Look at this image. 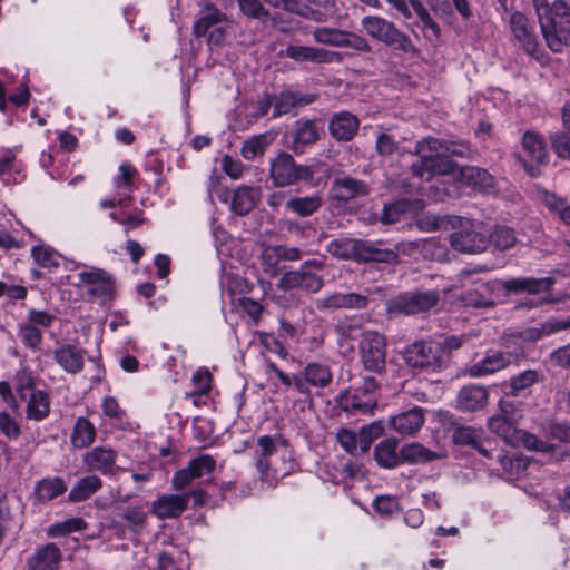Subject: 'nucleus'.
<instances>
[{
    "label": "nucleus",
    "instance_id": "obj_1",
    "mask_svg": "<svg viewBox=\"0 0 570 570\" xmlns=\"http://www.w3.org/2000/svg\"><path fill=\"white\" fill-rule=\"evenodd\" d=\"M420 227L426 230L442 228H458L451 234V246L461 253H481L489 245V229L480 220H472L460 216H425L420 222Z\"/></svg>",
    "mask_w": 570,
    "mask_h": 570
},
{
    "label": "nucleus",
    "instance_id": "obj_2",
    "mask_svg": "<svg viewBox=\"0 0 570 570\" xmlns=\"http://www.w3.org/2000/svg\"><path fill=\"white\" fill-rule=\"evenodd\" d=\"M542 37L553 52L570 47V6L564 0H532Z\"/></svg>",
    "mask_w": 570,
    "mask_h": 570
},
{
    "label": "nucleus",
    "instance_id": "obj_3",
    "mask_svg": "<svg viewBox=\"0 0 570 570\" xmlns=\"http://www.w3.org/2000/svg\"><path fill=\"white\" fill-rule=\"evenodd\" d=\"M403 360L416 373L440 372L446 365L443 346L432 340L415 341L407 345L403 352Z\"/></svg>",
    "mask_w": 570,
    "mask_h": 570
},
{
    "label": "nucleus",
    "instance_id": "obj_4",
    "mask_svg": "<svg viewBox=\"0 0 570 570\" xmlns=\"http://www.w3.org/2000/svg\"><path fill=\"white\" fill-rule=\"evenodd\" d=\"M413 155L419 159L411 165L414 177L430 181L436 175L454 174L456 165L451 160H442L432 149L431 138H423L415 144Z\"/></svg>",
    "mask_w": 570,
    "mask_h": 570
},
{
    "label": "nucleus",
    "instance_id": "obj_5",
    "mask_svg": "<svg viewBox=\"0 0 570 570\" xmlns=\"http://www.w3.org/2000/svg\"><path fill=\"white\" fill-rule=\"evenodd\" d=\"M216 468L215 459L209 454H202L193 459L188 466L180 469V489L190 483L196 478H202L212 473ZM207 493L199 489L188 492L180 491V512L188 507L197 508L207 502Z\"/></svg>",
    "mask_w": 570,
    "mask_h": 570
},
{
    "label": "nucleus",
    "instance_id": "obj_6",
    "mask_svg": "<svg viewBox=\"0 0 570 570\" xmlns=\"http://www.w3.org/2000/svg\"><path fill=\"white\" fill-rule=\"evenodd\" d=\"M361 24L366 33L373 39L393 47L405 53H415L417 50L410 37L402 32L396 26L379 16H366Z\"/></svg>",
    "mask_w": 570,
    "mask_h": 570
},
{
    "label": "nucleus",
    "instance_id": "obj_7",
    "mask_svg": "<svg viewBox=\"0 0 570 570\" xmlns=\"http://www.w3.org/2000/svg\"><path fill=\"white\" fill-rule=\"evenodd\" d=\"M16 390L19 397L27 403V419L42 421L50 413V397L47 392L35 386L33 376L20 371L16 375Z\"/></svg>",
    "mask_w": 570,
    "mask_h": 570
},
{
    "label": "nucleus",
    "instance_id": "obj_8",
    "mask_svg": "<svg viewBox=\"0 0 570 570\" xmlns=\"http://www.w3.org/2000/svg\"><path fill=\"white\" fill-rule=\"evenodd\" d=\"M379 384L372 376L363 379L362 385L353 393L348 390L344 391L337 397L338 406L347 413H371L376 406V390Z\"/></svg>",
    "mask_w": 570,
    "mask_h": 570
},
{
    "label": "nucleus",
    "instance_id": "obj_9",
    "mask_svg": "<svg viewBox=\"0 0 570 570\" xmlns=\"http://www.w3.org/2000/svg\"><path fill=\"white\" fill-rule=\"evenodd\" d=\"M314 170L311 166L298 165L294 158L287 154H279L271 165L269 177L276 187H286L301 180L312 179Z\"/></svg>",
    "mask_w": 570,
    "mask_h": 570
},
{
    "label": "nucleus",
    "instance_id": "obj_10",
    "mask_svg": "<svg viewBox=\"0 0 570 570\" xmlns=\"http://www.w3.org/2000/svg\"><path fill=\"white\" fill-rule=\"evenodd\" d=\"M386 340L375 331L364 332L358 345L363 366L373 373H384L386 367Z\"/></svg>",
    "mask_w": 570,
    "mask_h": 570
},
{
    "label": "nucleus",
    "instance_id": "obj_11",
    "mask_svg": "<svg viewBox=\"0 0 570 570\" xmlns=\"http://www.w3.org/2000/svg\"><path fill=\"white\" fill-rule=\"evenodd\" d=\"M513 41L527 55L538 58L540 41L534 22L523 12L514 11L509 19Z\"/></svg>",
    "mask_w": 570,
    "mask_h": 570
},
{
    "label": "nucleus",
    "instance_id": "obj_12",
    "mask_svg": "<svg viewBox=\"0 0 570 570\" xmlns=\"http://www.w3.org/2000/svg\"><path fill=\"white\" fill-rule=\"evenodd\" d=\"M324 286L323 277L312 271L292 269L285 272L276 287L282 291L303 289L311 294L318 293Z\"/></svg>",
    "mask_w": 570,
    "mask_h": 570
},
{
    "label": "nucleus",
    "instance_id": "obj_13",
    "mask_svg": "<svg viewBox=\"0 0 570 570\" xmlns=\"http://www.w3.org/2000/svg\"><path fill=\"white\" fill-rule=\"evenodd\" d=\"M439 301L440 295L436 291L405 294L394 301L393 311L405 315H414L431 309Z\"/></svg>",
    "mask_w": 570,
    "mask_h": 570
},
{
    "label": "nucleus",
    "instance_id": "obj_14",
    "mask_svg": "<svg viewBox=\"0 0 570 570\" xmlns=\"http://www.w3.org/2000/svg\"><path fill=\"white\" fill-rule=\"evenodd\" d=\"M370 193L371 186L366 181L352 176L335 178L330 189L332 199L344 204L360 197H366Z\"/></svg>",
    "mask_w": 570,
    "mask_h": 570
},
{
    "label": "nucleus",
    "instance_id": "obj_15",
    "mask_svg": "<svg viewBox=\"0 0 570 570\" xmlns=\"http://www.w3.org/2000/svg\"><path fill=\"white\" fill-rule=\"evenodd\" d=\"M303 252L298 247L286 244L265 245L261 253V262L264 272L275 275L281 262H297Z\"/></svg>",
    "mask_w": 570,
    "mask_h": 570
},
{
    "label": "nucleus",
    "instance_id": "obj_16",
    "mask_svg": "<svg viewBox=\"0 0 570 570\" xmlns=\"http://www.w3.org/2000/svg\"><path fill=\"white\" fill-rule=\"evenodd\" d=\"M498 282H478L475 287L464 291L460 299L468 307L491 308L495 305Z\"/></svg>",
    "mask_w": 570,
    "mask_h": 570
},
{
    "label": "nucleus",
    "instance_id": "obj_17",
    "mask_svg": "<svg viewBox=\"0 0 570 570\" xmlns=\"http://www.w3.org/2000/svg\"><path fill=\"white\" fill-rule=\"evenodd\" d=\"M367 305L368 297L357 293H333L316 301L318 311L363 309Z\"/></svg>",
    "mask_w": 570,
    "mask_h": 570
},
{
    "label": "nucleus",
    "instance_id": "obj_18",
    "mask_svg": "<svg viewBox=\"0 0 570 570\" xmlns=\"http://www.w3.org/2000/svg\"><path fill=\"white\" fill-rule=\"evenodd\" d=\"M353 261L396 264L399 255L395 250L379 248L373 242L354 239Z\"/></svg>",
    "mask_w": 570,
    "mask_h": 570
},
{
    "label": "nucleus",
    "instance_id": "obj_19",
    "mask_svg": "<svg viewBox=\"0 0 570 570\" xmlns=\"http://www.w3.org/2000/svg\"><path fill=\"white\" fill-rule=\"evenodd\" d=\"M79 279L90 285L89 294L94 298L106 299L111 297L114 291V281L104 269L92 268L79 274Z\"/></svg>",
    "mask_w": 570,
    "mask_h": 570
},
{
    "label": "nucleus",
    "instance_id": "obj_20",
    "mask_svg": "<svg viewBox=\"0 0 570 570\" xmlns=\"http://www.w3.org/2000/svg\"><path fill=\"white\" fill-rule=\"evenodd\" d=\"M321 127L315 120L301 118L295 122L292 150L296 154H303L307 146L314 145L320 140Z\"/></svg>",
    "mask_w": 570,
    "mask_h": 570
},
{
    "label": "nucleus",
    "instance_id": "obj_21",
    "mask_svg": "<svg viewBox=\"0 0 570 570\" xmlns=\"http://www.w3.org/2000/svg\"><path fill=\"white\" fill-rule=\"evenodd\" d=\"M441 423L444 429L453 431L452 440L458 445L473 448L482 439L481 429L463 425L450 413L442 414Z\"/></svg>",
    "mask_w": 570,
    "mask_h": 570
},
{
    "label": "nucleus",
    "instance_id": "obj_22",
    "mask_svg": "<svg viewBox=\"0 0 570 570\" xmlns=\"http://www.w3.org/2000/svg\"><path fill=\"white\" fill-rule=\"evenodd\" d=\"M360 120L347 111L334 114L328 121V131L336 141H350L357 134Z\"/></svg>",
    "mask_w": 570,
    "mask_h": 570
},
{
    "label": "nucleus",
    "instance_id": "obj_23",
    "mask_svg": "<svg viewBox=\"0 0 570 570\" xmlns=\"http://www.w3.org/2000/svg\"><path fill=\"white\" fill-rule=\"evenodd\" d=\"M425 422L424 410L413 407L389 419V425L401 435H414Z\"/></svg>",
    "mask_w": 570,
    "mask_h": 570
},
{
    "label": "nucleus",
    "instance_id": "obj_24",
    "mask_svg": "<svg viewBox=\"0 0 570 570\" xmlns=\"http://www.w3.org/2000/svg\"><path fill=\"white\" fill-rule=\"evenodd\" d=\"M515 356L511 353L494 352L488 354L484 358L473 363L469 368L468 373L472 377H480L489 374H493L498 371L507 368L513 363Z\"/></svg>",
    "mask_w": 570,
    "mask_h": 570
},
{
    "label": "nucleus",
    "instance_id": "obj_25",
    "mask_svg": "<svg viewBox=\"0 0 570 570\" xmlns=\"http://www.w3.org/2000/svg\"><path fill=\"white\" fill-rule=\"evenodd\" d=\"M117 453L110 448L96 446L83 455V463L88 471H98L111 474L116 470Z\"/></svg>",
    "mask_w": 570,
    "mask_h": 570
},
{
    "label": "nucleus",
    "instance_id": "obj_26",
    "mask_svg": "<svg viewBox=\"0 0 570 570\" xmlns=\"http://www.w3.org/2000/svg\"><path fill=\"white\" fill-rule=\"evenodd\" d=\"M284 56L296 62L330 63L337 52H331L323 48L289 45L284 50Z\"/></svg>",
    "mask_w": 570,
    "mask_h": 570
},
{
    "label": "nucleus",
    "instance_id": "obj_27",
    "mask_svg": "<svg viewBox=\"0 0 570 570\" xmlns=\"http://www.w3.org/2000/svg\"><path fill=\"white\" fill-rule=\"evenodd\" d=\"M296 14L315 22H325L335 13V0H296Z\"/></svg>",
    "mask_w": 570,
    "mask_h": 570
},
{
    "label": "nucleus",
    "instance_id": "obj_28",
    "mask_svg": "<svg viewBox=\"0 0 570 570\" xmlns=\"http://www.w3.org/2000/svg\"><path fill=\"white\" fill-rule=\"evenodd\" d=\"M62 559L60 549L55 543H47L29 557L28 570H58Z\"/></svg>",
    "mask_w": 570,
    "mask_h": 570
},
{
    "label": "nucleus",
    "instance_id": "obj_29",
    "mask_svg": "<svg viewBox=\"0 0 570 570\" xmlns=\"http://www.w3.org/2000/svg\"><path fill=\"white\" fill-rule=\"evenodd\" d=\"M489 400V392L484 386L470 384L463 386L456 396V404L461 411L474 412L482 410Z\"/></svg>",
    "mask_w": 570,
    "mask_h": 570
},
{
    "label": "nucleus",
    "instance_id": "obj_30",
    "mask_svg": "<svg viewBox=\"0 0 570 570\" xmlns=\"http://www.w3.org/2000/svg\"><path fill=\"white\" fill-rule=\"evenodd\" d=\"M261 199V187L239 186L233 191L229 208L238 216L250 213Z\"/></svg>",
    "mask_w": 570,
    "mask_h": 570
},
{
    "label": "nucleus",
    "instance_id": "obj_31",
    "mask_svg": "<svg viewBox=\"0 0 570 570\" xmlns=\"http://www.w3.org/2000/svg\"><path fill=\"white\" fill-rule=\"evenodd\" d=\"M85 350L71 344H63L53 351L55 361L69 374H77L85 365Z\"/></svg>",
    "mask_w": 570,
    "mask_h": 570
},
{
    "label": "nucleus",
    "instance_id": "obj_32",
    "mask_svg": "<svg viewBox=\"0 0 570 570\" xmlns=\"http://www.w3.org/2000/svg\"><path fill=\"white\" fill-rule=\"evenodd\" d=\"M554 284V279L552 277H543V278H512L508 281L501 282V286L511 293H521L525 292L528 294H539L541 292H549Z\"/></svg>",
    "mask_w": 570,
    "mask_h": 570
},
{
    "label": "nucleus",
    "instance_id": "obj_33",
    "mask_svg": "<svg viewBox=\"0 0 570 570\" xmlns=\"http://www.w3.org/2000/svg\"><path fill=\"white\" fill-rule=\"evenodd\" d=\"M399 441L391 436L379 442L373 451V458L379 466L394 469L401 464V450L397 451Z\"/></svg>",
    "mask_w": 570,
    "mask_h": 570
},
{
    "label": "nucleus",
    "instance_id": "obj_34",
    "mask_svg": "<svg viewBox=\"0 0 570 570\" xmlns=\"http://www.w3.org/2000/svg\"><path fill=\"white\" fill-rule=\"evenodd\" d=\"M432 142V149L442 160H449L451 156L461 158H471L473 149L471 146L463 140H448L435 137H430Z\"/></svg>",
    "mask_w": 570,
    "mask_h": 570
},
{
    "label": "nucleus",
    "instance_id": "obj_35",
    "mask_svg": "<svg viewBox=\"0 0 570 570\" xmlns=\"http://www.w3.org/2000/svg\"><path fill=\"white\" fill-rule=\"evenodd\" d=\"M444 458L443 454L425 448L419 442L406 443L401 448V463L425 464Z\"/></svg>",
    "mask_w": 570,
    "mask_h": 570
},
{
    "label": "nucleus",
    "instance_id": "obj_36",
    "mask_svg": "<svg viewBox=\"0 0 570 570\" xmlns=\"http://www.w3.org/2000/svg\"><path fill=\"white\" fill-rule=\"evenodd\" d=\"M460 179L465 185L478 190H489L495 184L494 177L487 169L475 166L461 167Z\"/></svg>",
    "mask_w": 570,
    "mask_h": 570
},
{
    "label": "nucleus",
    "instance_id": "obj_37",
    "mask_svg": "<svg viewBox=\"0 0 570 570\" xmlns=\"http://www.w3.org/2000/svg\"><path fill=\"white\" fill-rule=\"evenodd\" d=\"M563 130L550 136L551 145L556 154L570 160V105L566 104L562 108Z\"/></svg>",
    "mask_w": 570,
    "mask_h": 570
},
{
    "label": "nucleus",
    "instance_id": "obj_38",
    "mask_svg": "<svg viewBox=\"0 0 570 570\" xmlns=\"http://www.w3.org/2000/svg\"><path fill=\"white\" fill-rule=\"evenodd\" d=\"M314 100L315 97L312 95H301L293 91L281 92L279 96L275 98L273 116L278 117L286 115L294 108L309 105Z\"/></svg>",
    "mask_w": 570,
    "mask_h": 570
},
{
    "label": "nucleus",
    "instance_id": "obj_39",
    "mask_svg": "<svg viewBox=\"0 0 570 570\" xmlns=\"http://www.w3.org/2000/svg\"><path fill=\"white\" fill-rule=\"evenodd\" d=\"M323 205L322 197L317 194L306 197L294 196L286 200V210L299 216L308 217L316 213Z\"/></svg>",
    "mask_w": 570,
    "mask_h": 570
},
{
    "label": "nucleus",
    "instance_id": "obj_40",
    "mask_svg": "<svg viewBox=\"0 0 570 570\" xmlns=\"http://www.w3.org/2000/svg\"><path fill=\"white\" fill-rule=\"evenodd\" d=\"M304 376L308 384L321 389L328 386L333 380L331 367L317 362L308 363L305 366Z\"/></svg>",
    "mask_w": 570,
    "mask_h": 570
},
{
    "label": "nucleus",
    "instance_id": "obj_41",
    "mask_svg": "<svg viewBox=\"0 0 570 570\" xmlns=\"http://www.w3.org/2000/svg\"><path fill=\"white\" fill-rule=\"evenodd\" d=\"M102 487V481L97 475L81 478L70 490L68 499L71 502H81L97 492Z\"/></svg>",
    "mask_w": 570,
    "mask_h": 570
},
{
    "label": "nucleus",
    "instance_id": "obj_42",
    "mask_svg": "<svg viewBox=\"0 0 570 570\" xmlns=\"http://www.w3.org/2000/svg\"><path fill=\"white\" fill-rule=\"evenodd\" d=\"M66 490L67 485L61 478H47L37 483L35 493L37 500L45 503L62 494Z\"/></svg>",
    "mask_w": 570,
    "mask_h": 570
},
{
    "label": "nucleus",
    "instance_id": "obj_43",
    "mask_svg": "<svg viewBox=\"0 0 570 570\" xmlns=\"http://www.w3.org/2000/svg\"><path fill=\"white\" fill-rule=\"evenodd\" d=\"M570 328V318L566 320H559V318H550L543 324L540 325V327H533L528 328L523 333V338L525 341H539L543 336H548L550 334H553L559 331H563Z\"/></svg>",
    "mask_w": 570,
    "mask_h": 570
},
{
    "label": "nucleus",
    "instance_id": "obj_44",
    "mask_svg": "<svg viewBox=\"0 0 570 570\" xmlns=\"http://www.w3.org/2000/svg\"><path fill=\"white\" fill-rule=\"evenodd\" d=\"M96 438L95 426L85 417H79L75 424L71 435V443L75 448L83 449L89 446Z\"/></svg>",
    "mask_w": 570,
    "mask_h": 570
},
{
    "label": "nucleus",
    "instance_id": "obj_45",
    "mask_svg": "<svg viewBox=\"0 0 570 570\" xmlns=\"http://www.w3.org/2000/svg\"><path fill=\"white\" fill-rule=\"evenodd\" d=\"M226 20V14L219 11L214 4H206L199 19L195 23V32L198 36L205 35L209 28Z\"/></svg>",
    "mask_w": 570,
    "mask_h": 570
},
{
    "label": "nucleus",
    "instance_id": "obj_46",
    "mask_svg": "<svg viewBox=\"0 0 570 570\" xmlns=\"http://www.w3.org/2000/svg\"><path fill=\"white\" fill-rule=\"evenodd\" d=\"M517 425L518 424L510 422V420L502 417L500 414L491 416L488 421L490 431L501 436L508 443H512L517 439L519 434Z\"/></svg>",
    "mask_w": 570,
    "mask_h": 570
},
{
    "label": "nucleus",
    "instance_id": "obj_47",
    "mask_svg": "<svg viewBox=\"0 0 570 570\" xmlns=\"http://www.w3.org/2000/svg\"><path fill=\"white\" fill-rule=\"evenodd\" d=\"M542 380V374L537 370H527L512 377L508 382L510 389L509 393L512 396H518L522 390H525Z\"/></svg>",
    "mask_w": 570,
    "mask_h": 570
},
{
    "label": "nucleus",
    "instance_id": "obj_48",
    "mask_svg": "<svg viewBox=\"0 0 570 570\" xmlns=\"http://www.w3.org/2000/svg\"><path fill=\"white\" fill-rule=\"evenodd\" d=\"M412 209L410 199L402 198L391 204H385L382 210L381 222L383 224H394L401 220L403 215Z\"/></svg>",
    "mask_w": 570,
    "mask_h": 570
},
{
    "label": "nucleus",
    "instance_id": "obj_49",
    "mask_svg": "<svg viewBox=\"0 0 570 570\" xmlns=\"http://www.w3.org/2000/svg\"><path fill=\"white\" fill-rule=\"evenodd\" d=\"M542 433L547 440L570 443V423L548 421L542 424Z\"/></svg>",
    "mask_w": 570,
    "mask_h": 570
},
{
    "label": "nucleus",
    "instance_id": "obj_50",
    "mask_svg": "<svg viewBox=\"0 0 570 570\" xmlns=\"http://www.w3.org/2000/svg\"><path fill=\"white\" fill-rule=\"evenodd\" d=\"M522 146L529 156L538 163H544L547 158V149L542 139L534 132L527 131L523 135Z\"/></svg>",
    "mask_w": 570,
    "mask_h": 570
},
{
    "label": "nucleus",
    "instance_id": "obj_51",
    "mask_svg": "<svg viewBox=\"0 0 570 570\" xmlns=\"http://www.w3.org/2000/svg\"><path fill=\"white\" fill-rule=\"evenodd\" d=\"M153 512L159 519L176 518L178 515V495H163L153 503Z\"/></svg>",
    "mask_w": 570,
    "mask_h": 570
},
{
    "label": "nucleus",
    "instance_id": "obj_52",
    "mask_svg": "<svg viewBox=\"0 0 570 570\" xmlns=\"http://www.w3.org/2000/svg\"><path fill=\"white\" fill-rule=\"evenodd\" d=\"M269 142L271 139L266 134L254 136L243 144L240 149L242 156L247 160H253L264 154Z\"/></svg>",
    "mask_w": 570,
    "mask_h": 570
},
{
    "label": "nucleus",
    "instance_id": "obj_53",
    "mask_svg": "<svg viewBox=\"0 0 570 570\" xmlns=\"http://www.w3.org/2000/svg\"><path fill=\"white\" fill-rule=\"evenodd\" d=\"M492 243L498 249L507 250L513 247L517 243L514 230L507 226H498L490 234L489 243Z\"/></svg>",
    "mask_w": 570,
    "mask_h": 570
},
{
    "label": "nucleus",
    "instance_id": "obj_54",
    "mask_svg": "<svg viewBox=\"0 0 570 570\" xmlns=\"http://www.w3.org/2000/svg\"><path fill=\"white\" fill-rule=\"evenodd\" d=\"M121 518L127 522L130 531L139 533L146 527L147 514L139 507H127L121 512Z\"/></svg>",
    "mask_w": 570,
    "mask_h": 570
},
{
    "label": "nucleus",
    "instance_id": "obj_55",
    "mask_svg": "<svg viewBox=\"0 0 570 570\" xmlns=\"http://www.w3.org/2000/svg\"><path fill=\"white\" fill-rule=\"evenodd\" d=\"M384 433V426L381 422H373L368 425L363 426L358 434V444L361 446V453H365L370 450L372 443Z\"/></svg>",
    "mask_w": 570,
    "mask_h": 570
},
{
    "label": "nucleus",
    "instance_id": "obj_56",
    "mask_svg": "<svg viewBox=\"0 0 570 570\" xmlns=\"http://www.w3.org/2000/svg\"><path fill=\"white\" fill-rule=\"evenodd\" d=\"M237 2L239 11L247 18L266 22L271 17L259 0H237Z\"/></svg>",
    "mask_w": 570,
    "mask_h": 570
},
{
    "label": "nucleus",
    "instance_id": "obj_57",
    "mask_svg": "<svg viewBox=\"0 0 570 570\" xmlns=\"http://www.w3.org/2000/svg\"><path fill=\"white\" fill-rule=\"evenodd\" d=\"M212 381L213 376L207 368H198L191 377L194 389L190 393L186 394L187 397L208 394L212 387Z\"/></svg>",
    "mask_w": 570,
    "mask_h": 570
},
{
    "label": "nucleus",
    "instance_id": "obj_58",
    "mask_svg": "<svg viewBox=\"0 0 570 570\" xmlns=\"http://www.w3.org/2000/svg\"><path fill=\"white\" fill-rule=\"evenodd\" d=\"M344 30L336 28L318 27L313 31V38L316 42L333 47H341Z\"/></svg>",
    "mask_w": 570,
    "mask_h": 570
},
{
    "label": "nucleus",
    "instance_id": "obj_59",
    "mask_svg": "<svg viewBox=\"0 0 570 570\" xmlns=\"http://www.w3.org/2000/svg\"><path fill=\"white\" fill-rule=\"evenodd\" d=\"M354 238L333 239L327 245V252L340 259L353 261Z\"/></svg>",
    "mask_w": 570,
    "mask_h": 570
},
{
    "label": "nucleus",
    "instance_id": "obj_60",
    "mask_svg": "<svg viewBox=\"0 0 570 570\" xmlns=\"http://www.w3.org/2000/svg\"><path fill=\"white\" fill-rule=\"evenodd\" d=\"M515 440H520L523 446L528 450L539 451L543 453H550L554 451V445L539 439L537 435L519 430V434Z\"/></svg>",
    "mask_w": 570,
    "mask_h": 570
},
{
    "label": "nucleus",
    "instance_id": "obj_61",
    "mask_svg": "<svg viewBox=\"0 0 570 570\" xmlns=\"http://www.w3.org/2000/svg\"><path fill=\"white\" fill-rule=\"evenodd\" d=\"M337 441L341 446L350 454L354 455L357 452L361 453V446L358 444V434L357 432L342 428L337 431L336 434Z\"/></svg>",
    "mask_w": 570,
    "mask_h": 570
},
{
    "label": "nucleus",
    "instance_id": "obj_62",
    "mask_svg": "<svg viewBox=\"0 0 570 570\" xmlns=\"http://www.w3.org/2000/svg\"><path fill=\"white\" fill-rule=\"evenodd\" d=\"M19 337L27 347L35 350L41 344L42 333L35 325L28 323L20 325Z\"/></svg>",
    "mask_w": 570,
    "mask_h": 570
},
{
    "label": "nucleus",
    "instance_id": "obj_63",
    "mask_svg": "<svg viewBox=\"0 0 570 570\" xmlns=\"http://www.w3.org/2000/svg\"><path fill=\"white\" fill-rule=\"evenodd\" d=\"M498 414H500L502 417H505L507 420H510V422L518 424L523 416V411L520 403L509 399H502L499 402Z\"/></svg>",
    "mask_w": 570,
    "mask_h": 570
},
{
    "label": "nucleus",
    "instance_id": "obj_64",
    "mask_svg": "<svg viewBox=\"0 0 570 570\" xmlns=\"http://www.w3.org/2000/svg\"><path fill=\"white\" fill-rule=\"evenodd\" d=\"M375 148L380 156L390 157L399 150V142L391 135L381 132L376 137Z\"/></svg>",
    "mask_w": 570,
    "mask_h": 570
}]
</instances>
